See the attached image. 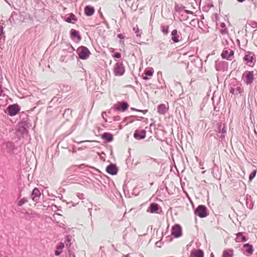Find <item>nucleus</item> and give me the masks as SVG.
<instances>
[{"label":"nucleus","mask_w":257,"mask_h":257,"mask_svg":"<svg viewBox=\"0 0 257 257\" xmlns=\"http://www.w3.org/2000/svg\"><path fill=\"white\" fill-rule=\"evenodd\" d=\"M243 253L247 256L251 255L254 251L253 247L251 244L249 243H244L242 245Z\"/></svg>","instance_id":"f3484780"},{"label":"nucleus","mask_w":257,"mask_h":257,"mask_svg":"<svg viewBox=\"0 0 257 257\" xmlns=\"http://www.w3.org/2000/svg\"><path fill=\"white\" fill-rule=\"evenodd\" d=\"M166 241H168V242H171L173 240V237L172 236H170V235H168L166 237Z\"/></svg>","instance_id":"052dcab7"},{"label":"nucleus","mask_w":257,"mask_h":257,"mask_svg":"<svg viewBox=\"0 0 257 257\" xmlns=\"http://www.w3.org/2000/svg\"><path fill=\"white\" fill-rule=\"evenodd\" d=\"M245 232H239L236 234L235 241L237 242H246L248 240V238L244 235Z\"/></svg>","instance_id":"b1692460"},{"label":"nucleus","mask_w":257,"mask_h":257,"mask_svg":"<svg viewBox=\"0 0 257 257\" xmlns=\"http://www.w3.org/2000/svg\"><path fill=\"white\" fill-rule=\"evenodd\" d=\"M169 26L161 25V31L164 35H167L169 32Z\"/></svg>","instance_id":"f704fd0d"},{"label":"nucleus","mask_w":257,"mask_h":257,"mask_svg":"<svg viewBox=\"0 0 257 257\" xmlns=\"http://www.w3.org/2000/svg\"><path fill=\"white\" fill-rule=\"evenodd\" d=\"M243 92V89L241 86H237L236 88L230 87L229 89V93L233 95L241 94Z\"/></svg>","instance_id":"bb28decb"},{"label":"nucleus","mask_w":257,"mask_h":257,"mask_svg":"<svg viewBox=\"0 0 257 257\" xmlns=\"http://www.w3.org/2000/svg\"><path fill=\"white\" fill-rule=\"evenodd\" d=\"M95 13V9L93 6L87 5L84 8L85 15L87 17L92 16Z\"/></svg>","instance_id":"393cba45"},{"label":"nucleus","mask_w":257,"mask_h":257,"mask_svg":"<svg viewBox=\"0 0 257 257\" xmlns=\"http://www.w3.org/2000/svg\"><path fill=\"white\" fill-rule=\"evenodd\" d=\"M146 162L148 164H152L153 163L156 162V159L149 157L147 159Z\"/></svg>","instance_id":"49530a36"},{"label":"nucleus","mask_w":257,"mask_h":257,"mask_svg":"<svg viewBox=\"0 0 257 257\" xmlns=\"http://www.w3.org/2000/svg\"><path fill=\"white\" fill-rule=\"evenodd\" d=\"M197 24L198 25V27L201 29H203L202 27L200 26V23L199 22V21L197 19H193L191 21L190 24L192 26H195V25Z\"/></svg>","instance_id":"79ce46f5"},{"label":"nucleus","mask_w":257,"mask_h":257,"mask_svg":"<svg viewBox=\"0 0 257 257\" xmlns=\"http://www.w3.org/2000/svg\"><path fill=\"white\" fill-rule=\"evenodd\" d=\"M86 166L84 164H82L79 166H76V169L78 168L83 169Z\"/></svg>","instance_id":"0e129e2a"},{"label":"nucleus","mask_w":257,"mask_h":257,"mask_svg":"<svg viewBox=\"0 0 257 257\" xmlns=\"http://www.w3.org/2000/svg\"><path fill=\"white\" fill-rule=\"evenodd\" d=\"M130 117H124V119H123V121H128V123H132L134 121H135V119L134 118H129Z\"/></svg>","instance_id":"603ef678"},{"label":"nucleus","mask_w":257,"mask_h":257,"mask_svg":"<svg viewBox=\"0 0 257 257\" xmlns=\"http://www.w3.org/2000/svg\"><path fill=\"white\" fill-rule=\"evenodd\" d=\"M146 130L142 129H137L135 131L134 133V137L137 140H141L144 139L146 137Z\"/></svg>","instance_id":"a211bd4d"},{"label":"nucleus","mask_w":257,"mask_h":257,"mask_svg":"<svg viewBox=\"0 0 257 257\" xmlns=\"http://www.w3.org/2000/svg\"><path fill=\"white\" fill-rule=\"evenodd\" d=\"M112 57L115 59H120L121 57V54L119 52H115L112 55Z\"/></svg>","instance_id":"3c124183"},{"label":"nucleus","mask_w":257,"mask_h":257,"mask_svg":"<svg viewBox=\"0 0 257 257\" xmlns=\"http://www.w3.org/2000/svg\"><path fill=\"white\" fill-rule=\"evenodd\" d=\"M162 243L163 242L161 240L156 242V245L158 247H161L162 245Z\"/></svg>","instance_id":"e2e57ef3"},{"label":"nucleus","mask_w":257,"mask_h":257,"mask_svg":"<svg viewBox=\"0 0 257 257\" xmlns=\"http://www.w3.org/2000/svg\"><path fill=\"white\" fill-rule=\"evenodd\" d=\"M257 170H253L249 175L248 181L251 182L254 178L256 176Z\"/></svg>","instance_id":"ea45409f"},{"label":"nucleus","mask_w":257,"mask_h":257,"mask_svg":"<svg viewBox=\"0 0 257 257\" xmlns=\"http://www.w3.org/2000/svg\"><path fill=\"white\" fill-rule=\"evenodd\" d=\"M125 72V67L122 62H118L113 66V74L116 76H121Z\"/></svg>","instance_id":"9d476101"},{"label":"nucleus","mask_w":257,"mask_h":257,"mask_svg":"<svg viewBox=\"0 0 257 257\" xmlns=\"http://www.w3.org/2000/svg\"><path fill=\"white\" fill-rule=\"evenodd\" d=\"M23 190V187H18V191H19V193L18 194V199H19L21 198L22 195V192Z\"/></svg>","instance_id":"8fccbe9b"},{"label":"nucleus","mask_w":257,"mask_h":257,"mask_svg":"<svg viewBox=\"0 0 257 257\" xmlns=\"http://www.w3.org/2000/svg\"><path fill=\"white\" fill-rule=\"evenodd\" d=\"M154 73V69L152 67H148L144 70L142 75V78L144 80H148L153 75Z\"/></svg>","instance_id":"6ab92c4d"},{"label":"nucleus","mask_w":257,"mask_h":257,"mask_svg":"<svg viewBox=\"0 0 257 257\" xmlns=\"http://www.w3.org/2000/svg\"><path fill=\"white\" fill-rule=\"evenodd\" d=\"M204 251L200 248H194L190 251L189 257H204Z\"/></svg>","instance_id":"5701e85b"},{"label":"nucleus","mask_w":257,"mask_h":257,"mask_svg":"<svg viewBox=\"0 0 257 257\" xmlns=\"http://www.w3.org/2000/svg\"><path fill=\"white\" fill-rule=\"evenodd\" d=\"M26 17V13L25 12L19 13V18H17V20L19 22H24L25 17Z\"/></svg>","instance_id":"4c0bfd02"},{"label":"nucleus","mask_w":257,"mask_h":257,"mask_svg":"<svg viewBox=\"0 0 257 257\" xmlns=\"http://www.w3.org/2000/svg\"><path fill=\"white\" fill-rule=\"evenodd\" d=\"M117 37L118 38L120 39V40H123L125 38V36H124V35L121 33L118 34L117 35Z\"/></svg>","instance_id":"bf43d9fd"},{"label":"nucleus","mask_w":257,"mask_h":257,"mask_svg":"<svg viewBox=\"0 0 257 257\" xmlns=\"http://www.w3.org/2000/svg\"><path fill=\"white\" fill-rule=\"evenodd\" d=\"M70 38L76 43H79L82 39L80 32L74 29L70 30Z\"/></svg>","instance_id":"2eb2a0df"},{"label":"nucleus","mask_w":257,"mask_h":257,"mask_svg":"<svg viewBox=\"0 0 257 257\" xmlns=\"http://www.w3.org/2000/svg\"><path fill=\"white\" fill-rule=\"evenodd\" d=\"M21 106L18 103L9 105L6 109V113L10 116H14L18 114L21 110Z\"/></svg>","instance_id":"7ed1b4c3"},{"label":"nucleus","mask_w":257,"mask_h":257,"mask_svg":"<svg viewBox=\"0 0 257 257\" xmlns=\"http://www.w3.org/2000/svg\"><path fill=\"white\" fill-rule=\"evenodd\" d=\"M226 134H217V135L221 140H223L225 139Z\"/></svg>","instance_id":"4d7b16f0"},{"label":"nucleus","mask_w":257,"mask_h":257,"mask_svg":"<svg viewBox=\"0 0 257 257\" xmlns=\"http://www.w3.org/2000/svg\"><path fill=\"white\" fill-rule=\"evenodd\" d=\"M105 171L109 175H116L117 174L118 169L116 164L110 163L106 167Z\"/></svg>","instance_id":"dca6fc26"},{"label":"nucleus","mask_w":257,"mask_h":257,"mask_svg":"<svg viewBox=\"0 0 257 257\" xmlns=\"http://www.w3.org/2000/svg\"><path fill=\"white\" fill-rule=\"evenodd\" d=\"M147 212L149 213L159 214H162L163 213L161 206L155 202L150 203L147 209Z\"/></svg>","instance_id":"1a4fd4ad"},{"label":"nucleus","mask_w":257,"mask_h":257,"mask_svg":"<svg viewBox=\"0 0 257 257\" xmlns=\"http://www.w3.org/2000/svg\"><path fill=\"white\" fill-rule=\"evenodd\" d=\"M2 149H6V152L9 155H13L15 154L14 151L17 149L14 143L11 141H8L2 145Z\"/></svg>","instance_id":"9b49d317"},{"label":"nucleus","mask_w":257,"mask_h":257,"mask_svg":"<svg viewBox=\"0 0 257 257\" xmlns=\"http://www.w3.org/2000/svg\"><path fill=\"white\" fill-rule=\"evenodd\" d=\"M234 250L232 248L225 249L223 251L222 257H233Z\"/></svg>","instance_id":"c85d7f7f"},{"label":"nucleus","mask_w":257,"mask_h":257,"mask_svg":"<svg viewBox=\"0 0 257 257\" xmlns=\"http://www.w3.org/2000/svg\"><path fill=\"white\" fill-rule=\"evenodd\" d=\"M25 115V118H23L19 121L16 128V135L19 139L24 138L25 135H28L29 129L32 126L31 121L29 116L27 114Z\"/></svg>","instance_id":"f257e3e1"},{"label":"nucleus","mask_w":257,"mask_h":257,"mask_svg":"<svg viewBox=\"0 0 257 257\" xmlns=\"http://www.w3.org/2000/svg\"><path fill=\"white\" fill-rule=\"evenodd\" d=\"M133 31L138 38L141 37L142 32L139 30L137 25L133 28Z\"/></svg>","instance_id":"58836bf2"},{"label":"nucleus","mask_w":257,"mask_h":257,"mask_svg":"<svg viewBox=\"0 0 257 257\" xmlns=\"http://www.w3.org/2000/svg\"><path fill=\"white\" fill-rule=\"evenodd\" d=\"M63 257H75V255L70 249H68L67 252H66Z\"/></svg>","instance_id":"a18cd8bd"},{"label":"nucleus","mask_w":257,"mask_h":257,"mask_svg":"<svg viewBox=\"0 0 257 257\" xmlns=\"http://www.w3.org/2000/svg\"><path fill=\"white\" fill-rule=\"evenodd\" d=\"M194 214L201 218L206 217L209 215V210L204 205H199L194 210Z\"/></svg>","instance_id":"20e7f679"},{"label":"nucleus","mask_w":257,"mask_h":257,"mask_svg":"<svg viewBox=\"0 0 257 257\" xmlns=\"http://www.w3.org/2000/svg\"><path fill=\"white\" fill-rule=\"evenodd\" d=\"M107 113L110 114V110H108V111H107V112L103 111V112L101 113V115H102V117L103 118V119L105 120V121H107V120L104 118V114H105V115H106V114H107Z\"/></svg>","instance_id":"680f3d73"},{"label":"nucleus","mask_w":257,"mask_h":257,"mask_svg":"<svg viewBox=\"0 0 257 257\" xmlns=\"http://www.w3.org/2000/svg\"><path fill=\"white\" fill-rule=\"evenodd\" d=\"M220 33L222 35H225V34H227V33H228V29H227V28H222V29L220 30Z\"/></svg>","instance_id":"5fc2aeb1"},{"label":"nucleus","mask_w":257,"mask_h":257,"mask_svg":"<svg viewBox=\"0 0 257 257\" xmlns=\"http://www.w3.org/2000/svg\"><path fill=\"white\" fill-rule=\"evenodd\" d=\"M64 21L71 24H74L78 21L77 17L72 13L67 14L63 19Z\"/></svg>","instance_id":"412c9836"},{"label":"nucleus","mask_w":257,"mask_h":257,"mask_svg":"<svg viewBox=\"0 0 257 257\" xmlns=\"http://www.w3.org/2000/svg\"><path fill=\"white\" fill-rule=\"evenodd\" d=\"M234 54V52L233 50L229 48H225L221 54V56L223 59L231 60L232 58L233 57Z\"/></svg>","instance_id":"4468645a"},{"label":"nucleus","mask_w":257,"mask_h":257,"mask_svg":"<svg viewBox=\"0 0 257 257\" xmlns=\"http://www.w3.org/2000/svg\"><path fill=\"white\" fill-rule=\"evenodd\" d=\"M64 247V244L62 242H61L59 245H58L55 251V255L56 256L59 255L62 252V249Z\"/></svg>","instance_id":"473e14b6"},{"label":"nucleus","mask_w":257,"mask_h":257,"mask_svg":"<svg viewBox=\"0 0 257 257\" xmlns=\"http://www.w3.org/2000/svg\"><path fill=\"white\" fill-rule=\"evenodd\" d=\"M187 197L188 199V200H189V202H190V203L193 206V205H194L193 202L192 200L191 197L188 195H187Z\"/></svg>","instance_id":"338daca9"},{"label":"nucleus","mask_w":257,"mask_h":257,"mask_svg":"<svg viewBox=\"0 0 257 257\" xmlns=\"http://www.w3.org/2000/svg\"><path fill=\"white\" fill-rule=\"evenodd\" d=\"M168 109L164 103L159 104L157 106V111L160 114H165Z\"/></svg>","instance_id":"cd10ccee"},{"label":"nucleus","mask_w":257,"mask_h":257,"mask_svg":"<svg viewBox=\"0 0 257 257\" xmlns=\"http://www.w3.org/2000/svg\"><path fill=\"white\" fill-rule=\"evenodd\" d=\"M72 236L70 235H67L65 237L64 243L66 245V247L68 249H70V247L71 245V240H72Z\"/></svg>","instance_id":"72a5a7b5"},{"label":"nucleus","mask_w":257,"mask_h":257,"mask_svg":"<svg viewBox=\"0 0 257 257\" xmlns=\"http://www.w3.org/2000/svg\"><path fill=\"white\" fill-rule=\"evenodd\" d=\"M129 118H134L135 120L141 121L143 119H144V118L143 117L139 116H137V115H132V116H130Z\"/></svg>","instance_id":"09e8293b"},{"label":"nucleus","mask_w":257,"mask_h":257,"mask_svg":"<svg viewBox=\"0 0 257 257\" xmlns=\"http://www.w3.org/2000/svg\"><path fill=\"white\" fill-rule=\"evenodd\" d=\"M119 44L121 45L122 47H124V41L122 40L119 41Z\"/></svg>","instance_id":"774afa93"},{"label":"nucleus","mask_w":257,"mask_h":257,"mask_svg":"<svg viewBox=\"0 0 257 257\" xmlns=\"http://www.w3.org/2000/svg\"><path fill=\"white\" fill-rule=\"evenodd\" d=\"M28 201V198L26 197H23L20 198L19 200L17 201V205L19 207L22 206L24 204L26 203Z\"/></svg>","instance_id":"c9c22d12"},{"label":"nucleus","mask_w":257,"mask_h":257,"mask_svg":"<svg viewBox=\"0 0 257 257\" xmlns=\"http://www.w3.org/2000/svg\"><path fill=\"white\" fill-rule=\"evenodd\" d=\"M171 234L174 237L179 238L182 236V228L179 224H175L171 228Z\"/></svg>","instance_id":"f8f14e48"},{"label":"nucleus","mask_w":257,"mask_h":257,"mask_svg":"<svg viewBox=\"0 0 257 257\" xmlns=\"http://www.w3.org/2000/svg\"><path fill=\"white\" fill-rule=\"evenodd\" d=\"M67 47H68L67 49H63L62 51L65 53L66 52H68L69 53L72 54V55L71 56L73 57L74 55V53L73 52L75 51V48L70 44V43L66 45Z\"/></svg>","instance_id":"2f4dec72"},{"label":"nucleus","mask_w":257,"mask_h":257,"mask_svg":"<svg viewBox=\"0 0 257 257\" xmlns=\"http://www.w3.org/2000/svg\"><path fill=\"white\" fill-rule=\"evenodd\" d=\"M76 170V165L72 166L66 170L67 175L70 174L71 173L75 172Z\"/></svg>","instance_id":"37998d69"},{"label":"nucleus","mask_w":257,"mask_h":257,"mask_svg":"<svg viewBox=\"0 0 257 257\" xmlns=\"http://www.w3.org/2000/svg\"><path fill=\"white\" fill-rule=\"evenodd\" d=\"M243 62L248 66H251V64L254 65L256 61V57L253 52L251 51H246L243 57Z\"/></svg>","instance_id":"0eeeda50"},{"label":"nucleus","mask_w":257,"mask_h":257,"mask_svg":"<svg viewBox=\"0 0 257 257\" xmlns=\"http://www.w3.org/2000/svg\"><path fill=\"white\" fill-rule=\"evenodd\" d=\"M242 80L246 85H250L254 80L253 71H245L242 75Z\"/></svg>","instance_id":"39448f33"},{"label":"nucleus","mask_w":257,"mask_h":257,"mask_svg":"<svg viewBox=\"0 0 257 257\" xmlns=\"http://www.w3.org/2000/svg\"><path fill=\"white\" fill-rule=\"evenodd\" d=\"M76 195L78 197V198L80 199H84V195L83 193H77Z\"/></svg>","instance_id":"13d9d810"},{"label":"nucleus","mask_w":257,"mask_h":257,"mask_svg":"<svg viewBox=\"0 0 257 257\" xmlns=\"http://www.w3.org/2000/svg\"><path fill=\"white\" fill-rule=\"evenodd\" d=\"M120 119V117L118 115L114 116L113 117V120L114 121H119Z\"/></svg>","instance_id":"69168bd1"},{"label":"nucleus","mask_w":257,"mask_h":257,"mask_svg":"<svg viewBox=\"0 0 257 257\" xmlns=\"http://www.w3.org/2000/svg\"><path fill=\"white\" fill-rule=\"evenodd\" d=\"M221 122H218L217 123V134H226V125L225 124H223Z\"/></svg>","instance_id":"a878e982"},{"label":"nucleus","mask_w":257,"mask_h":257,"mask_svg":"<svg viewBox=\"0 0 257 257\" xmlns=\"http://www.w3.org/2000/svg\"><path fill=\"white\" fill-rule=\"evenodd\" d=\"M78 58L81 60H87L90 57L91 52L87 47L84 46H79L76 50Z\"/></svg>","instance_id":"f03ea898"},{"label":"nucleus","mask_w":257,"mask_h":257,"mask_svg":"<svg viewBox=\"0 0 257 257\" xmlns=\"http://www.w3.org/2000/svg\"><path fill=\"white\" fill-rule=\"evenodd\" d=\"M72 110L70 108H66L65 109L63 112V117L65 118L67 120H68L70 118L72 117Z\"/></svg>","instance_id":"c756f323"},{"label":"nucleus","mask_w":257,"mask_h":257,"mask_svg":"<svg viewBox=\"0 0 257 257\" xmlns=\"http://www.w3.org/2000/svg\"><path fill=\"white\" fill-rule=\"evenodd\" d=\"M24 214H25V218L27 220H29L31 218L35 217V214L32 213H29L28 212H24Z\"/></svg>","instance_id":"a19ab883"},{"label":"nucleus","mask_w":257,"mask_h":257,"mask_svg":"<svg viewBox=\"0 0 257 257\" xmlns=\"http://www.w3.org/2000/svg\"><path fill=\"white\" fill-rule=\"evenodd\" d=\"M19 13L18 14V13L16 12H13L12 14H11V16L10 18V21L12 23H15V16H19Z\"/></svg>","instance_id":"c03bdc74"},{"label":"nucleus","mask_w":257,"mask_h":257,"mask_svg":"<svg viewBox=\"0 0 257 257\" xmlns=\"http://www.w3.org/2000/svg\"><path fill=\"white\" fill-rule=\"evenodd\" d=\"M171 40L173 43H177L183 40V38L180 31L177 29H174L171 33Z\"/></svg>","instance_id":"ddd939ff"},{"label":"nucleus","mask_w":257,"mask_h":257,"mask_svg":"<svg viewBox=\"0 0 257 257\" xmlns=\"http://www.w3.org/2000/svg\"><path fill=\"white\" fill-rule=\"evenodd\" d=\"M3 35H4V27L2 26H0V41L2 39Z\"/></svg>","instance_id":"6e6d98bb"},{"label":"nucleus","mask_w":257,"mask_h":257,"mask_svg":"<svg viewBox=\"0 0 257 257\" xmlns=\"http://www.w3.org/2000/svg\"><path fill=\"white\" fill-rule=\"evenodd\" d=\"M185 8V7L182 5H179L178 4H175L174 9L175 11L177 13H180L181 11L184 10Z\"/></svg>","instance_id":"e433bc0d"},{"label":"nucleus","mask_w":257,"mask_h":257,"mask_svg":"<svg viewBox=\"0 0 257 257\" xmlns=\"http://www.w3.org/2000/svg\"><path fill=\"white\" fill-rule=\"evenodd\" d=\"M100 136L105 143H111L114 140L113 135L110 133L104 132Z\"/></svg>","instance_id":"4be33fe9"},{"label":"nucleus","mask_w":257,"mask_h":257,"mask_svg":"<svg viewBox=\"0 0 257 257\" xmlns=\"http://www.w3.org/2000/svg\"><path fill=\"white\" fill-rule=\"evenodd\" d=\"M248 25L252 28L257 27V22L255 21H250L248 23Z\"/></svg>","instance_id":"de8ad7c7"},{"label":"nucleus","mask_w":257,"mask_h":257,"mask_svg":"<svg viewBox=\"0 0 257 257\" xmlns=\"http://www.w3.org/2000/svg\"><path fill=\"white\" fill-rule=\"evenodd\" d=\"M129 107L128 103L125 101H117L113 104L112 109L115 111L124 112L128 109Z\"/></svg>","instance_id":"6e6552de"},{"label":"nucleus","mask_w":257,"mask_h":257,"mask_svg":"<svg viewBox=\"0 0 257 257\" xmlns=\"http://www.w3.org/2000/svg\"><path fill=\"white\" fill-rule=\"evenodd\" d=\"M59 98L57 96H54L51 100V101L49 102V104H52L53 103H55L59 101Z\"/></svg>","instance_id":"864d4df0"},{"label":"nucleus","mask_w":257,"mask_h":257,"mask_svg":"<svg viewBox=\"0 0 257 257\" xmlns=\"http://www.w3.org/2000/svg\"><path fill=\"white\" fill-rule=\"evenodd\" d=\"M41 195V193L40 190L37 187H35L30 194V198L33 201H37L38 199Z\"/></svg>","instance_id":"aec40b11"},{"label":"nucleus","mask_w":257,"mask_h":257,"mask_svg":"<svg viewBox=\"0 0 257 257\" xmlns=\"http://www.w3.org/2000/svg\"><path fill=\"white\" fill-rule=\"evenodd\" d=\"M214 67L217 71L224 72L228 70V63L225 61L218 59L215 61Z\"/></svg>","instance_id":"423d86ee"},{"label":"nucleus","mask_w":257,"mask_h":257,"mask_svg":"<svg viewBox=\"0 0 257 257\" xmlns=\"http://www.w3.org/2000/svg\"><path fill=\"white\" fill-rule=\"evenodd\" d=\"M245 200L247 207L249 209H252L253 207V203L252 202V198L251 197L247 195L245 197Z\"/></svg>","instance_id":"7c9ffc66"}]
</instances>
